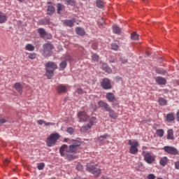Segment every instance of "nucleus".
Wrapping results in <instances>:
<instances>
[{"instance_id": "obj_20", "label": "nucleus", "mask_w": 179, "mask_h": 179, "mask_svg": "<svg viewBox=\"0 0 179 179\" xmlns=\"http://www.w3.org/2000/svg\"><path fill=\"white\" fill-rule=\"evenodd\" d=\"M166 120L167 122H171L172 121H174V120H176V117H174V113H168L166 115Z\"/></svg>"}, {"instance_id": "obj_18", "label": "nucleus", "mask_w": 179, "mask_h": 179, "mask_svg": "<svg viewBox=\"0 0 179 179\" xmlns=\"http://www.w3.org/2000/svg\"><path fill=\"white\" fill-rule=\"evenodd\" d=\"M75 19L73 20H65L64 21V24L67 26L68 27H73V24L75 23Z\"/></svg>"}, {"instance_id": "obj_53", "label": "nucleus", "mask_w": 179, "mask_h": 179, "mask_svg": "<svg viewBox=\"0 0 179 179\" xmlns=\"http://www.w3.org/2000/svg\"><path fill=\"white\" fill-rule=\"evenodd\" d=\"M106 72H108V73H111V69L110 68H108V67H106Z\"/></svg>"}, {"instance_id": "obj_31", "label": "nucleus", "mask_w": 179, "mask_h": 179, "mask_svg": "<svg viewBox=\"0 0 179 179\" xmlns=\"http://www.w3.org/2000/svg\"><path fill=\"white\" fill-rule=\"evenodd\" d=\"M66 65H68L67 63H66V61H63V62H62L59 64L60 69H61L62 71H64V69H65L66 68Z\"/></svg>"}, {"instance_id": "obj_14", "label": "nucleus", "mask_w": 179, "mask_h": 179, "mask_svg": "<svg viewBox=\"0 0 179 179\" xmlns=\"http://www.w3.org/2000/svg\"><path fill=\"white\" fill-rule=\"evenodd\" d=\"M106 99L110 103H114L115 101V95L113 92H108L106 94Z\"/></svg>"}, {"instance_id": "obj_46", "label": "nucleus", "mask_w": 179, "mask_h": 179, "mask_svg": "<svg viewBox=\"0 0 179 179\" xmlns=\"http://www.w3.org/2000/svg\"><path fill=\"white\" fill-rule=\"evenodd\" d=\"M9 163H10V161L9 160V159L6 158L4 161H3V164L4 166H8V164H9Z\"/></svg>"}, {"instance_id": "obj_36", "label": "nucleus", "mask_w": 179, "mask_h": 179, "mask_svg": "<svg viewBox=\"0 0 179 179\" xmlns=\"http://www.w3.org/2000/svg\"><path fill=\"white\" fill-rule=\"evenodd\" d=\"M118 48H120V45H118L117 43L111 44V50H113L114 51H117Z\"/></svg>"}, {"instance_id": "obj_34", "label": "nucleus", "mask_w": 179, "mask_h": 179, "mask_svg": "<svg viewBox=\"0 0 179 179\" xmlns=\"http://www.w3.org/2000/svg\"><path fill=\"white\" fill-rule=\"evenodd\" d=\"M66 5H70L71 6H73L75 5V0H65Z\"/></svg>"}, {"instance_id": "obj_2", "label": "nucleus", "mask_w": 179, "mask_h": 179, "mask_svg": "<svg viewBox=\"0 0 179 179\" xmlns=\"http://www.w3.org/2000/svg\"><path fill=\"white\" fill-rule=\"evenodd\" d=\"M45 66L46 71L45 76H47L48 79H52V76H54V71L58 68V66L52 62H48Z\"/></svg>"}, {"instance_id": "obj_50", "label": "nucleus", "mask_w": 179, "mask_h": 179, "mask_svg": "<svg viewBox=\"0 0 179 179\" xmlns=\"http://www.w3.org/2000/svg\"><path fill=\"white\" fill-rule=\"evenodd\" d=\"M175 169L179 170V161L175 162Z\"/></svg>"}, {"instance_id": "obj_37", "label": "nucleus", "mask_w": 179, "mask_h": 179, "mask_svg": "<svg viewBox=\"0 0 179 179\" xmlns=\"http://www.w3.org/2000/svg\"><path fill=\"white\" fill-rule=\"evenodd\" d=\"M28 54V58L29 59H36V57H37V55L36 53H27Z\"/></svg>"}, {"instance_id": "obj_27", "label": "nucleus", "mask_w": 179, "mask_h": 179, "mask_svg": "<svg viewBox=\"0 0 179 179\" xmlns=\"http://www.w3.org/2000/svg\"><path fill=\"white\" fill-rule=\"evenodd\" d=\"M96 6L97 8H99V9H103L104 6V2H103L101 0H96Z\"/></svg>"}, {"instance_id": "obj_12", "label": "nucleus", "mask_w": 179, "mask_h": 179, "mask_svg": "<svg viewBox=\"0 0 179 179\" xmlns=\"http://www.w3.org/2000/svg\"><path fill=\"white\" fill-rule=\"evenodd\" d=\"M14 89L20 93V94H22L23 93V85L20 83H15L14 84Z\"/></svg>"}, {"instance_id": "obj_29", "label": "nucleus", "mask_w": 179, "mask_h": 179, "mask_svg": "<svg viewBox=\"0 0 179 179\" xmlns=\"http://www.w3.org/2000/svg\"><path fill=\"white\" fill-rule=\"evenodd\" d=\"M158 101L160 106H167V101L164 98H159Z\"/></svg>"}, {"instance_id": "obj_35", "label": "nucleus", "mask_w": 179, "mask_h": 179, "mask_svg": "<svg viewBox=\"0 0 179 179\" xmlns=\"http://www.w3.org/2000/svg\"><path fill=\"white\" fill-rule=\"evenodd\" d=\"M131 40H138V38H139V35L138 34H136V32H134L131 35Z\"/></svg>"}, {"instance_id": "obj_49", "label": "nucleus", "mask_w": 179, "mask_h": 179, "mask_svg": "<svg viewBox=\"0 0 179 179\" xmlns=\"http://www.w3.org/2000/svg\"><path fill=\"white\" fill-rule=\"evenodd\" d=\"M67 132H68L69 134H72V133L73 132V128H72V127H69V128L67 129Z\"/></svg>"}, {"instance_id": "obj_41", "label": "nucleus", "mask_w": 179, "mask_h": 179, "mask_svg": "<svg viewBox=\"0 0 179 179\" xmlns=\"http://www.w3.org/2000/svg\"><path fill=\"white\" fill-rule=\"evenodd\" d=\"M64 59H65V61H69V62H72L73 59L71 55H67L65 56Z\"/></svg>"}, {"instance_id": "obj_52", "label": "nucleus", "mask_w": 179, "mask_h": 179, "mask_svg": "<svg viewBox=\"0 0 179 179\" xmlns=\"http://www.w3.org/2000/svg\"><path fill=\"white\" fill-rule=\"evenodd\" d=\"M6 122V120L5 119H0V124H5Z\"/></svg>"}, {"instance_id": "obj_40", "label": "nucleus", "mask_w": 179, "mask_h": 179, "mask_svg": "<svg viewBox=\"0 0 179 179\" xmlns=\"http://www.w3.org/2000/svg\"><path fill=\"white\" fill-rule=\"evenodd\" d=\"M45 166V164L44 163H39L38 164V170H44V167Z\"/></svg>"}, {"instance_id": "obj_58", "label": "nucleus", "mask_w": 179, "mask_h": 179, "mask_svg": "<svg viewBox=\"0 0 179 179\" xmlns=\"http://www.w3.org/2000/svg\"><path fill=\"white\" fill-rule=\"evenodd\" d=\"M2 60V58L1 57V56H0V61H1Z\"/></svg>"}, {"instance_id": "obj_8", "label": "nucleus", "mask_w": 179, "mask_h": 179, "mask_svg": "<svg viewBox=\"0 0 179 179\" xmlns=\"http://www.w3.org/2000/svg\"><path fill=\"white\" fill-rule=\"evenodd\" d=\"M101 86L104 90H110V89H113V85H111V82H110L108 78H103L101 82Z\"/></svg>"}, {"instance_id": "obj_32", "label": "nucleus", "mask_w": 179, "mask_h": 179, "mask_svg": "<svg viewBox=\"0 0 179 179\" xmlns=\"http://www.w3.org/2000/svg\"><path fill=\"white\" fill-rule=\"evenodd\" d=\"M113 33L115 34H120V33H121V28L117 26L113 27Z\"/></svg>"}, {"instance_id": "obj_13", "label": "nucleus", "mask_w": 179, "mask_h": 179, "mask_svg": "<svg viewBox=\"0 0 179 179\" xmlns=\"http://www.w3.org/2000/svg\"><path fill=\"white\" fill-rule=\"evenodd\" d=\"M57 93L61 94V93H66L68 92L66 86L64 85H60L57 87Z\"/></svg>"}, {"instance_id": "obj_51", "label": "nucleus", "mask_w": 179, "mask_h": 179, "mask_svg": "<svg viewBox=\"0 0 179 179\" xmlns=\"http://www.w3.org/2000/svg\"><path fill=\"white\" fill-rule=\"evenodd\" d=\"M45 125H46L47 127H48V126H50V125H54V123L45 122Z\"/></svg>"}, {"instance_id": "obj_22", "label": "nucleus", "mask_w": 179, "mask_h": 179, "mask_svg": "<svg viewBox=\"0 0 179 179\" xmlns=\"http://www.w3.org/2000/svg\"><path fill=\"white\" fill-rule=\"evenodd\" d=\"M167 163H169V159L167 158V157H163L162 158H161L159 161V164L161 166L164 167V166H166Z\"/></svg>"}, {"instance_id": "obj_1", "label": "nucleus", "mask_w": 179, "mask_h": 179, "mask_svg": "<svg viewBox=\"0 0 179 179\" xmlns=\"http://www.w3.org/2000/svg\"><path fill=\"white\" fill-rule=\"evenodd\" d=\"M65 142H67L70 145L68 147L66 145L64 144L59 149V153L61 156H64L67 159V160H75L76 156L71 153H77L79 150V148L82 145V142L79 140L64 138Z\"/></svg>"}, {"instance_id": "obj_42", "label": "nucleus", "mask_w": 179, "mask_h": 179, "mask_svg": "<svg viewBox=\"0 0 179 179\" xmlns=\"http://www.w3.org/2000/svg\"><path fill=\"white\" fill-rule=\"evenodd\" d=\"M157 73H159V75H167V71H166L165 70L161 69V70H158L157 71Z\"/></svg>"}, {"instance_id": "obj_10", "label": "nucleus", "mask_w": 179, "mask_h": 179, "mask_svg": "<svg viewBox=\"0 0 179 179\" xmlns=\"http://www.w3.org/2000/svg\"><path fill=\"white\" fill-rule=\"evenodd\" d=\"M78 115L80 122H86L87 121H89V122H90V120H92V118H90L86 114V112H83V111L80 112V113H78Z\"/></svg>"}, {"instance_id": "obj_3", "label": "nucleus", "mask_w": 179, "mask_h": 179, "mask_svg": "<svg viewBox=\"0 0 179 179\" xmlns=\"http://www.w3.org/2000/svg\"><path fill=\"white\" fill-rule=\"evenodd\" d=\"M59 138L60 136L58 133L50 134L46 140L47 146H48V148H52V146H55V143H57Z\"/></svg>"}, {"instance_id": "obj_28", "label": "nucleus", "mask_w": 179, "mask_h": 179, "mask_svg": "<svg viewBox=\"0 0 179 179\" xmlns=\"http://www.w3.org/2000/svg\"><path fill=\"white\" fill-rule=\"evenodd\" d=\"M57 13H61V10H64V9H65V6L61 3H57Z\"/></svg>"}, {"instance_id": "obj_4", "label": "nucleus", "mask_w": 179, "mask_h": 179, "mask_svg": "<svg viewBox=\"0 0 179 179\" xmlns=\"http://www.w3.org/2000/svg\"><path fill=\"white\" fill-rule=\"evenodd\" d=\"M52 50H54V45H52V44H44L43 45L42 55H43V57H51V55H52Z\"/></svg>"}, {"instance_id": "obj_19", "label": "nucleus", "mask_w": 179, "mask_h": 179, "mask_svg": "<svg viewBox=\"0 0 179 179\" xmlns=\"http://www.w3.org/2000/svg\"><path fill=\"white\" fill-rule=\"evenodd\" d=\"M8 20V16L4 15L2 11L0 10V24L5 23Z\"/></svg>"}, {"instance_id": "obj_7", "label": "nucleus", "mask_w": 179, "mask_h": 179, "mask_svg": "<svg viewBox=\"0 0 179 179\" xmlns=\"http://www.w3.org/2000/svg\"><path fill=\"white\" fill-rule=\"evenodd\" d=\"M96 122H97V119L94 117H91V119L90 120V122L87 125L82 127V132H87L89 129H90L92 127H93V125L96 124Z\"/></svg>"}, {"instance_id": "obj_21", "label": "nucleus", "mask_w": 179, "mask_h": 179, "mask_svg": "<svg viewBox=\"0 0 179 179\" xmlns=\"http://www.w3.org/2000/svg\"><path fill=\"white\" fill-rule=\"evenodd\" d=\"M38 33L41 37V38H44V37L47 36V32H45V29H44V28H39L38 29Z\"/></svg>"}, {"instance_id": "obj_25", "label": "nucleus", "mask_w": 179, "mask_h": 179, "mask_svg": "<svg viewBox=\"0 0 179 179\" xmlns=\"http://www.w3.org/2000/svg\"><path fill=\"white\" fill-rule=\"evenodd\" d=\"M54 12H55V8L53 6H48V15H54Z\"/></svg>"}, {"instance_id": "obj_43", "label": "nucleus", "mask_w": 179, "mask_h": 179, "mask_svg": "<svg viewBox=\"0 0 179 179\" xmlns=\"http://www.w3.org/2000/svg\"><path fill=\"white\" fill-rule=\"evenodd\" d=\"M76 167H77V170H78L79 171H81V170H83V166L80 164V163H78Z\"/></svg>"}, {"instance_id": "obj_11", "label": "nucleus", "mask_w": 179, "mask_h": 179, "mask_svg": "<svg viewBox=\"0 0 179 179\" xmlns=\"http://www.w3.org/2000/svg\"><path fill=\"white\" fill-rule=\"evenodd\" d=\"M164 150L166 153H169V155H177L178 153V150L171 146H164Z\"/></svg>"}, {"instance_id": "obj_54", "label": "nucleus", "mask_w": 179, "mask_h": 179, "mask_svg": "<svg viewBox=\"0 0 179 179\" xmlns=\"http://www.w3.org/2000/svg\"><path fill=\"white\" fill-rule=\"evenodd\" d=\"M176 117H177L178 121H179V110H178V112L176 113Z\"/></svg>"}, {"instance_id": "obj_48", "label": "nucleus", "mask_w": 179, "mask_h": 179, "mask_svg": "<svg viewBox=\"0 0 179 179\" xmlns=\"http://www.w3.org/2000/svg\"><path fill=\"white\" fill-rule=\"evenodd\" d=\"M38 125H43V124H45V121H44V120H39L38 121Z\"/></svg>"}, {"instance_id": "obj_6", "label": "nucleus", "mask_w": 179, "mask_h": 179, "mask_svg": "<svg viewBox=\"0 0 179 179\" xmlns=\"http://www.w3.org/2000/svg\"><path fill=\"white\" fill-rule=\"evenodd\" d=\"M128 145H130L129 153L131 155H136L138 152V146H139V143L136 140H129Z\"/></svg>"}, {"instance_id": "obj_17", "label": "nucleus", "mask_w": 179, "mask_h": 179, "mask_svg": "<svg viewBox=\"0 0 179 179\" xmlns=\"http://www.w3.org/2000/svg\"><path fill=\"white\" fill-rule=\"evenodd\" d=\"M98 105L101 108H104V110H106V111H107L110 108V106L108 105V103L104 102L103 101H99L98 102Z\"/></svg>"}, {"instance_id": "obj_38", "label": "nucleus", "mask_w": 179, "mask_h": 179, "mask_svg": "<svg viewBox=\"0 0 179 179\" xmlns=\"http://www.w3.org/2000/svg\"><path fill=\"white\" fill-rule=\"evenodd\" d=\"M99 57L97 54H94L92 56V61H94L96 62H99Z\"/></svg>"}, {"instance_id": "obj_23", "label": "nucleus", "mask_w": 179, "mask_h": 179, "mask_svg": "<svg viewBox=\"0 0 179 179\" xmlns=\"http://www.w3.org/2000/svg\"><path fill=\"white\" fill-rule=\"evenodd\" d=\"M76 32L78 36H85V29L82 27H77L76 29Z\"/></svg>"}, {"instance_id": "obj_56", "label": "nucleus", "mask_w": 179, "mask_h": 179, "mask_svg": "<svg viewBox=\"0 0 179 179\" xmlns=\"http://www.w3.org/2000/svg\"><path fill=\"white\" fill-rule=\"evenodd\" d=\"M45 24H48L50 23V20H45Z\"/></svg>"}, {"instance_id": "obj_33", "label": "nucleus", "mask_w": 179, "mask_h": 179, "mask_svg": "<svg viewBox=\"0 0 179 179\" xmlns=\"http://www.w3.org/2000/svg\"><path fill=\"white\" fill-rule=\"evenodd\" d=\"M107 136H108V134H107L100 136L98 138V141L99 142H103V141H104V139H107Z\"/></svg>"}, {"instance_id": "obj_16", "label": "nucleus", "mask_w": 179, "mask_h": 179, "mask_svg": "<svg viewBox=\"0 0 179 179\" xmlns=\"http://www.w3.org/2000/svg\"><path fill=\"white\" fill-rule=\"evenodd\" d=\"M155 82L157 83V85H166L167 83L166 78L160 76L155 78Z\"/></svg>"}, {"instance_id": "obj_24", "label": "nucleus", "mask_w": 179, "mask_h": 179, "mask_svg": "<svg viewBox=\"0 0 179 179\" xmlns=\"http://www.w3.org/2000/svg\"><path fill=\"white\" fill-rule=\"evenodd\" d=\"M167 134V139L173 141L174 139V131L173 129H169Z\"/></svg>"}, {"instance_id": "obj_9", "label": "nucleus", "mask_w": 179, "mask_h": 179, "mask_svg": "<svg viewBox=\"0 0 179 179\" xmlns=\"http://www.w3.org/2000/svg\"><path fill=\"white\" fill-rule=\"evenodd\" d=\"M143 156L144 157L145 162H146V163H148V164H152V163H153V162H155V160L156 159V158H155V156L152 155L149 152H143Z\"/></svg>"}, {"instance_id": "obj_15", "label": "nucleus", "mask_w": 179, "mask_h": 179, "mask_svg": "<svg viewBox=\"0 0 179 179\" xmlns=\"http://www.w3.org/2000/svg\"><path fill=\"white\" fill-rule=\"evenodd\" d=\"M106 111L109 113V117L113 118V120H117L118 118V115L114 111V110L111 109V108H108Z\"/></svg>"}, {"instance_id": "obj_45", "label": "nucleus", "mask_w": 179, "mask_h": 179, "mask_svg": "<svg viewBox=\"0 0 179 179\" xmlns=\"http://www.w3.org/2000/svg\"><path fill=\"white\" fill-rule=\"evenodd\" d=\"M120 62H122V64H127V62H128V59H127L124 57H121L120 58Z\"/></svg>"}, {"instance_id": "obj_26", "label": "nucleus", "mask_w": 179, "mask_h": 179, "mask_svg": "<svg viewBox=\"0 0 179 179\" xmlns=\"http://www.w3.org/2000/svg\"><path fill=\"white\" fill-rule=\"evenodd\" d=\"M156 134L159 138H163L164 136V130L162 129H157Z\"/></svg>"}, {"instance_id": "obj_39", "label": "nucleus", "mask_w": 179, "mask_h": 179, "mask_svg": "<svg viewBox=\"0 0 179 179\" xmlns=\"http://www.w3.org/2000/svg\"><path fill=\"white\" fill-rule=\"evenodd\" d=\"M92 48L96 50L99 48V43L97 42H93L92 44Z\"/></svg>"}, {"instance_id": "obj_47", "label": "nucleus", "mask_w": 179, "mask_h": 179, "mask_svg": "<svg viewBox=\"0 0 179 179\" xmlns=\"http://www.w3.org/2000/svg\"><path fill=\"white\" fill-rule=\"evenodd\" d=\"M76 92L78 94H83V90H82L81 88L77 89Z\"/></svg>"}, {"instance_id": "obj_57", "label": "nucleus", "mask_w": 179, "mask_h": 179, "mask_svg": "<svg viewBox=\"0 0 179 179\" xmlns=\"http://www.w3.org/2000/svg\"><path fill=\"white\" fill-rule=\"evenodd\" d=\"M19 1V2H22L23 0H18Z\"/></svg>"}, {"instance_id": "obj_5", "label": "nucleus", "mask_w": 179, "mask_h": 179, "mask_svg": "<svg viewBox=\"0 0 179 179\" xmlns=\"http://www.w3.org/2000/svg\"><path fill=\"white\" fill-rule=\"evenodd\" d=\"M87 171H89V173H92V174H94L96 177H99L100 174L101 173V171L99 168H96V165L93 163L87 164Z\"/></svg>"}, {"instance_id": "obj_30", "label": "nucleus", "mask_w": 179, "mask_h": 179, "mask_svg": "<svg viewBox=\"0 0 179 179\" xmlns=\"http://www.w3.org/2000/svg\"><path fill=\"white\" fill-rule=\"evenodd\" d=\"M25 49L27 50V51H34L35 50V48L33 45L31 44H27L26 46H25Z\"/></svg>"}, {"instance_id": "obj_59", "label": "nucleus", "mask_w": 179, "mask_h": 179, "mask_svg": "<svg viewBox=\"0 0 179 179\" xmlns=\"http://www.w3.org/2000/svg\"><path fill=\"white\" fill-rule=\"evenodd\" d=\"M143 1H146V0H143Z\"/></svg>"}, {"instance_id": "obj_44", "label": "nucleus", "mask_w": 179, "mask_h": 179, "mask_svg": "<svg viewBox=\"0 0 179 179\" xmlns=\"http://www.w3.org/2000/svg\"><path fill=\"white\" fill-rule=\"evenodd\" d=\"M156 176L153 173H150L148 176V179H155Z\"/></svg>"}, {"instance_id": "obj_55", "label": "nucleus", "mask_w": 179, "mask_h": 179, "mask_svg": "<svg viewBox=\"0 0 179 179\" xmlns=\"http://www.w3.org/2000/svg\"><path fill=\"white\" fill-rule=\"evenodd\" d=\"M100 179H110V178H108V177L107 176H103Z\"/></svg>"}]
</instances>
